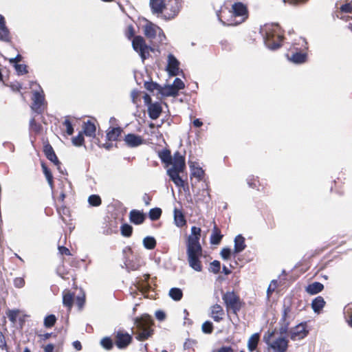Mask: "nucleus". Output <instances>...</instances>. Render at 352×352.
<instances>
[{
	"instance_id": "obj_1",
	"label": "nucleus",
	"mask_w": 352,
	"mask_h": 352,
	"mask_svg": "<svg viewBox=\"0 0 352 352\" xmlns=\"http://www.w3.org/2000/svg\"><path fill=\"white\" fill-rule=\"evenodd\" d=\"M159 157L166 166L172 165V167L167 170V175L174 184L178 187L184 186V182L179 176V173H182L186 168L184 156L177 151L172 157L169 151L164 150L160 153Z\"/></svg>"
},
{
	"instance_id": "obj_2",
	"label": "nucleus",
	"mask_w": 352,
	"mask_h": 352,
	"mask_svg": "<svg viewBox=\"0 0 352 352\" xmlns=\"http://www.w3.org/2000/svg\"><path fill=\"white\" fill-rule=\"evenodd\" d=\"M201 228L192 226L188 238L186 254L189 266L196 272L202 270L200 258L202 256V248L199 243Z\"/></svg>"
},
{
	"instance_id": "obj_3",
	"label": "nucleus",
	"mask_w": 352,
	"mask_h": 352,
	"mask_svg": "<svg viewBox=\"0 0 352 352\" xmlns=\"http://www.w3.org/2000/svg\"><path fill=\"white\" fill-rule=\"evenodd\" d=\"M150 5L155 13H162L165 19H173L179 12V0H151Z\"/></svg>"
},
{
	"instance_id": "obj_4",
	"label": "nucleus",
	"mask_w": 352,
	"mask_h": 352,
	"mask_svg": "<svg viewBox=\"0 0 352 352\" xmlns=\"http://www.w3.org/2000/svg\"><path fill=\"white\" fill-rule=\"evenodd\" d=\"M261 33L263 36L265 45L269 49L276 50L280 47L283 36L280 34L278 25L266 24L261 28Z\"/></svg>"
},
{
	"instance_id": "obj_5",
	"label": "nucleus",
	"mask_w": 352,
	"mask_h": 352,
	"mask_svg": "<svg viewBox=\"0 0 352 352\" xmlns=\"http://www.w3.org/2000/svg\"><path fill=\"white\" fill-rule=\"evenodd\" d=\"M263 340L273 352H286L288 349L289 340L282 334L268 331Z\"/></svg>"
},
{
	"instance_id": "obj_6",
	"label": "nucleus",
	"mask_w": 352,
	"mask_h": 352,
	"mask_svg": "<svg viewBox=\"0 0 352 352\" xmlns=\"http://www.w3.org/2000/svg\"><path fill=\"white\" fill-rule=\"evenodd\" d=\"M230 19H228L227 21H223V15L219 16V19L223 24H226L228 25H236L243 23L248 18L247 8L241 2L234 3L232 6V11L230 12Z\"/></svg>"
},
{
	"instance_id": "obj_7",
	"label": "nucleus",
	"mask_w": 352,
	"mask_h": 352,
	"mask_svg": "<svg viewBox=\"0 0 352 352\" xmlns=\"http://www.w3.org/2000/svg\"><path fill=\"white\" fill-rule=\"evenodd\" d=\"M153 324V320L148 314H144L141 317L136 318L135 324L138 329L136 335L137 340L143 341L151 337L153 334V330L151 328Z\"/></svg>"
},
{
	"instance_id": "obj_8",
	"label": "nucleus",
	"mask_w": 352,
	"mask_h": 352,
	"mask_svg": "<svg viewBox=\"0 0 352 352\" xmlns=\"http://www.w3.org/2000/svg\"><path fill=\"white\" fill-rule=\"evenodd\" d=\"M34 86L37 89H33L32 100L33 103L32 109L38 113H41L45 109V97L43 89L36 82H32L31 88L34 89Z\"/></svg>"
},
{
	"instance_id": "obj_9",
	"label": "nucleus",
	"mask_w": 352,
	"mask_h": 352,
	"mask_svg": "<svg viewBox=\"0 0 352 352\" xmlns=\"http://www.w3.org/2000/svg\"><path fill=\"white\" fill-rule=\"evenodd\" d=\"M222 299L226 307L227 311H232L236 314L241 307L239 297L234 292H227L222 296Z\"/></svg>"
},
{
	"instance_id": "obj_10",
	"label": "nucleus",
	"mask_w": 352,
	"mask_h": 352,
	"mask_svg": "<svg viewBox=\"0 0 352 352\" xmlns=\"http://www.w3.org/2000/svg\"><path fill=\"white\" fill-rule=\"evenodd\" d=\"M133 48L139 53L142 60H144L148 55L149 47L146 45L144 39L140 36H136L132 41Z\"/></svg>"
},
{
	"instance_id": "obj_11",
	"label": "nucleus",
	"mask_w": 352,
	"mask_h": 352,
	"mask_svg": "<svg viewBox=\"0 0 352 352\" xmlns=\"http://www.w3.org/2000/svg\"><path fill=\"white\" fill-rule=\"evenodd\" d=\"M115 344L119 349H126L132 341V336L123 331L119 330L114 335Z\"/></svg>"
},
{
	"instance_id": "obj_12",
	"label": "nucleus",
	"mask_w": 352,
	"mask_h": 352,
	"mask_svg": "<svg viewBox=\"0 0 352 352\" xmlns=\"http://www.w3.org/2000/svg\"><path fill=\"white\" fill-rule=\"evenodd\" d=\"M144 32L145 36L148 38H154L157 34L160 37L161 36H164L162 30L156 25L147 22L144 27Z\"/></svg>"
},
{
	"instance_id": "obj_13",
	"label": "nucleus",
	"mask_w": 352,
	"mask_h": 352,
	"mask_svg": "<svg viewBox=\"0 0 352 352\" xmlns=\"http://www.w3.org/2000/svg\"><path fill=\"white\" fill-rule=\"evenodd\" d=\"M179 62L173 55L168 56L167 71L170 76H175L179 74Z\"/></svg>"
},
{
	"instance_id": "obj_14",
	"label": "nucleus",
	"mask_w": 352,
	"mask_h": 352,
	"mask_svg": "<svg viewBox=\"0 0 352 352\" xmlns=\"http://www.w3.org/2000/svg\"><path fill=\"white\" fill-rule=\"evenodd\" d=\"M307 333L305 324H299L291 331L290 337L292 340H299L304 338Z\"/></svg>"
},
{
	"instance_id": "obj_15",
	"label": "nucleus",
	"mask_w": 352,
	"mask_h": 352,
	"mask_svg": "<svg viewBox=\"0 0 352 352\" xmlns=\"http://www.w3.org/2000/svg\"><path fill=\"white\" fill-rule=\"evenodd\" d=\"M124 142L129 147H137L144 143V139L138 135L129 133L125 135Z\"/></svg>"
},
{
	"instance_id": "obj_16",
	"label": "nucleus",
	"mask_w": 352,
	"mask_h": 352,
	"mask_svg": "<svg viewBox=\"0 0 352 352\" xmlns=\"http://www.w3.org/2000/svg\"><path fill=\"white\" fill-rule=\"evenodd\" d=\"M146 219V214L140 210H132L129 212L130 221L135 225L142 224Z\"/></svg>"
},
{
	"instance_id": "obj_17",
	"label": "nucleus",
	"mask_w": 352,
	"mask_h": 352,
	"mask_svg": "<svg viewBox=\"0 0 352 352\" xmlns=\"http://www.w3.org/2000/svg\"><path fill=\"white\" fill-rule=\"evenodd\" d=\"M224 316V311L222 307L218 304H215L210 307V317L215 322H220Z\"/></svg>"
},
{
	"instance_id": "obj_18",
	"label": "nucleus",
	"mask_w": 352,
	"mask_h": 352,
	"mask_svg": "<svg viewBox=\"0 0 352 352\" xmlns=\"http://www.w3.org/2000/svg\"><path fill=\"white\" fill-rule=\"evenodd\" d=\"M148 113L152 120L157 119L162 113V107L159 102H154L148 107Z\"/></svg>"
},
{
	"instance_id": "obj_19",
	"label": "nucleus",
	"mask_w": 352,
	"mask_h": 352,
	"mask_svg": "<svg viewBox=\"0 0 352 352\" xmlns=\"http://www.w3.org/2000/svg\"><path fill=\"white\" fill-rule=\"evenodd\" d=\"M246 245L245 243V239L241 234L237 235L234 239V253L238 254L245 250Z\"/></svg>"
},
{
	"instance_id": "obj_20",
	"label": "nucleus",
	"mask_w": 352,
	"mask_h": 352,
	"mask_svg": "<svg viewBox=\"0 0 352 352\" xmlns=\"http://www.w3.org/2000/svg\"><path fill=\"white\" fill-rule=\"evenodd\" d=\"M82 129L83 133L87 137H94L96 135V126L89 120L84 122Z\"/></svg>"
},
{
	"instance_id": "obj_21",
	"label": "nucleus",
	"mask_w": 352,
	"mask_h": 352,
	"mask_svg": "<svg viewBox=\"0 0 352 352\" xmlns=\"http://www.w3.org/2000/svg\"><path fill=\"white\" fill-rule=\"evenodd\" d=\"M174 223L179 228L183 227L186 223L183 212L177 208L174 210Z\"/></svg>"
},
{
	"instance_id": "obj_22",
	"label": "nucleus",
	"mask_w": 352,
	"mask_h": 352,
	"mask_svg": "<svg viewBox=\"0 0 352 352\" xmlns=\"http://www.w3.org/2000/svg\"><path fill=\"white\" fill-rule=\"evenodd\" d=\"M44 153L49 160L54 162L55 164H58L59 163L54 149L50 144H46L44 146Z\"/></svg>"
},
{
	"instance_id": "obj_23",
	"label": "nucleus",
	"mask_w": 352,
	"mask_h": 352,
	"mask_svg": "<svg viewBox=\"0 0 352 352\" xmlns=\"http://www.w3.org/2000/svg\"><path fill=\"white\" fill-rule=\"evenodd\" d=\"M324 288V286L322 283L319 282H314L311 284H309L306 287V292L311 295L316 294L320 292Z\"/></svg>"
},
{
	"instance_id": "obj_24",
	"label": "nucleus",
	"mask_w": 352,
	"mask_h": 352,
	"mask_svg": "<svg viewBox=\"0 0 352 352\" xmlns=\"http://www.w3.org/2000/svg\"><path fill=\"white\" fill-rule=\"evenodd\" d=\"M325 301L322 296H318L314 298L311 302V307L314 312L320 313L321 309L324 307Z\"/></svg>"
},
{
	"instance_id": "obj_25",
	"label": "nucleus",
	"mask_w": 352,
	"mask_h": 352,
	"mask_svg": "<svg viewBox=\"0 0 352 352\" xmlns=\"http://www.w3.org/2000/svg\"><path fill=\"white\" fill-rule=\"evenodd\" d=\"M160 94L164 96H176L178 94V91L172 84L162 87Z\"/></svg>"
},
{
	"instance_id": "obj_26",
	"label": "nucleus",
	"mask_w": 352,
	"mask_h": 352,
	"mask_svg": "<svg viewBox=\"0 0 352 352\" xmlns=\"http://www.w3.org/2000/svg\"><path fill=\"white\" fill-rule=\"evenodd\" d=\"M222 237L223 235L221 234L219 228L217 226H214L210 236V243L213 245H218L220 243Z\"/></svg>"
},
{
	"instance_id": "obj_27",
	"label": "nucleus",
	"mask_w": 352,
	"mask_h": 352,
	"mask_svg": "<svg viewBox=\"0 0 352 352\" xmlns=\"http://www.w3.org/2000/svg\"><path fill=\"white\" fill-rule=\"evenodd\" d=\"M258 340L259 335L258 333H254L250 336L248 342V348L250 352L254 351L256 349Z\"/></svg>"
},
{
	"instance_id": "obj_28",
	"label": "nucleus",
	"mask_w": 352,
	"mask_h": 352,
	"mask_svg": "<svg viewBox=\"0 0 352 352\" xmlns=\"http://www.w3.org/2000/svg\"><path fill=\"white\" fill-rule=\"evenodd\" d=\"M74 294L69 292H64L63 296V303L64 306L70 309L73 305Z\"/></svg>"
},
{
	"instance_id": "obj_29",
	"label": "nucleus",
	"mask_w": 352,
	"mask_h": 352,
	"mask_svg": "<svg viewBox=\"0 0 352 352\" xmlns=\"http://www.w3.org/2000/svg\"><path fill=\"white\" fill-rule=\"evenodd\" d=\"M122 129L120 127L111 128L107 133V138L110 141L117 140L118 136L122 132Z\"/></svg>"
},
{
	"instance_id": "obj_30",
	"label": "nucleus",
	"mask_w": 352,
	"mask_h": 352,
	"mask_svg": "<svg viewBox=\"0 0 352 352\" xmlns=\"http://www.w3.org/2000/svg\"><path fill=\"white\" fill-rule=\"evenodd\" d=\"M168 294L169 296L175 301L180 300L183 296L182 289L177 287L171 288L169 291Z\"/></svg>"
},
{
	"instance_id": "obj_31",
	"label": "nucleus",
	"mask_w": 352,
	"mask_h": 352,
	"mask_svg": "<svg viewBox=\"0 0 352 352\" xmlns=\"http://www.w3.org/2000/svg\"><path fill=\"white\" fill-rule=\"evenodd\" d=\"M143 245L146 249L153 250L156 246V241L153 236H146L143 239Z\"/></svg>"
},
{
	"instance_id": "obj_32",
	"label": "nucleus",
	"mask_w": 352,
	"mask_h": 352,
	"mask_svg": "<svg viewBox=\"0 0 352 352\" xmlns=\"http://www.w3.org/2000/svg\"><path fill=\"white\" fill-rule=\"evenodd\" d=\"M88 203L91 206L97 207L101 205L102 200L99 195H91L88 197Z\"/></svg>"
},
{
	"instance_id": "obj_33",
	"label": "nucleus",
	"mask_w": 352,
	"mask_h": 352,
	"mask_svg": "<svg viewBox=\"0 0 352 352\" xmlns=\"http://www.w3.org/2000/svg\"><path fill=\"white\" fill-rule=\"evenodd\" d=\"M162 210L160 208H154L150 210L148 217L152 221L159 219L162 215Z\"/></svg>"
},
{
	"instance_id": "obj_34",
	"label": "nucleus",
	"mask_w": 352,
	"mask_h": 352,
	"mask_svg": "<svg viewBox=\"0 0 352 352\" xmlns=\"http://www.w3.org/2000/svg\"><path fill=\"white\" fill-rule=\"evenodd\" d=\"M100 343L101 346L107 351L112 349L113 346V341L109 337L103 338L101 339Z\"/></svg>"
},
{
	"instance_id": "obj_35",
	"label": "nucleus",
	"mask_w": 352,
	"mask_h": 352,
	"mask_svg": "<svg viewBox=\"0 0 352 352\" xmlns=\"http://www.w3.org/2000/svg\"><path fill=\"white\" fill-rule=\"evenodd\" d=\"M306 54L303 53H296L293 54L290 58V60H292L294 63H302L305 62L306 60Z\"/></svg>"
},
{
	"instance_id": "obj_36",
	"label": "nucleus",
	"mask_w": 352,
	"mask_h": 352,
	"mask_svg": "<svg viewBox=\"0 0 352 352\" xmlns=\"http://www.w3.org/2000/svg\"><path fill=\"white\" fill-rule=\"evenodd\" d=\"M42 168L43 170V173L47 180V182H48L50 188L52 189L54 187L52 175L50 170L47 168V166L44 164H42Z\"/></svg>"
},
{
	"instance_id": "obj_37",
	"label": "nucleus",
	"mask_w": 352,
	"mask_h": 352,
	"mask_svg": "<svg viewBox=\"0 0 352 352\" xmlns=\"http://www.w3.org/2000/svg\"><path fill=\"white\" fill-rule=\"evenodd\" d=\"M191 170V175L201 179L204 175V170L200 167L190 166Z\"/></svg>"
},
{
	"instance_id": "obj_38",
	"label": "nucleus",
	"mask_w": 352,
	"mask_h": 352,
	"mask_svg": "<svg viewBox=\"0 0 352 352\" xmlns=\"http://www.w3.org/2000/svg\"><path fill=\"white\" fill-rule=\"evenodd\" d=\"M144 87L150 91H153L154 90H157L160 94V89L162 87L156 82H146L144 83Z\"/></svg>"
},
{
	"instance_id": "obj_39",
	"label": "nucleus",
	"mask_w": 352,
	"mask_h": 352,
	"mask_svg": "<svg viewBox=\"0 0 352 352\" xmlns=\"http://www.w3.org/2000/svg\"><path fill=\"white\" fill-rule=\"evenodd\" d=\"M133 228L129 224H123L121 226V233L123 236L129 237L131 235Z\"/></svg>"
},
{
	"instance_id": "obj_40",
	"label": "nucleus",
	"mask_w": 352,
	"mask_h": 352,
	"mask_svg": "<svg viewBox=\"0 0 352 352\" xmlns=\"http://www.w3.org/2000/svg\"><path fill=\"white\" fill-rule=\"evenodd\" d=\"M0 39L4 41H10L9 30L6 26L3 28L0 27Z\"/></svg>"
},
{
	"instance_id": "obj_41",
	"label": "nucleus",
	"mask_w": 352,
	"mask_h": 352,
	"mask_svg": "<svg viewBox=\"0 0 352 352\" xmlns=\"http://www.w3.org/2000/svg\"><path fill=\"white\" fill-rule=\"evenodd\" d=\"M72 143L74 146H80L84 143V137L82 132H80L77 136L72 138Z\"/></svg>"
},
{
	"instance_id": "obj_42",
	"label": "nucleus",
	"mask_w": 352,
	"mask_h": 352,
	"mask_svg": "<svg viewBox=\"0 0 352 352\" xmlns=\"http://www.w3.org/2000/svg\"><path fill=\"white\" fill-rule=\"evenodd\" d=\"M220 269H221V264L219 261H214L210 265L209 270L214 274L219 273L220 271Z\"/></svg>"
},
{
	"instance_id": "obj_43",
	"label": "nucleus",
	"mask_w": 352,
	"mask_h": 352,
	"mask_svg": "<svg viewBox=\"0 0 352 352\" xmlns=\"http://www.w3.org/2000/svg\"><path fill=\"white\" fill-rule=\"evenodd\" d=\"M56 320V318L54 315H49L45 317L44 324L46 327H51L55 324Z\"/></svg>"
},
{
	"instance_id": "obj_44",
	"label": "nucleus",
	"mask_w": 352,
	"mask_h": 352,
	"mask_svg": "<svg viewBox=\"0 0 352 352\" xmlns=\"http://www.w3.org/2000/svg\"><path fill=\"white\" fill-rule=\"evenodd\" d=\"M202 331L205 333H211L213 330L212 323L210 321H206L201 326Z\"/></svg>"
},
{
	"instance_id": "obj_45",
	"label": "nucleus",
	"mask_w": 352,
	"mask_h": 352,
	"mask_svg": "<svg viewBox=\"0 0 352 352\" xmlns=\"http://www.w3.org/2000/svg\"><path fill=\"white\" fill-rule=\"evenodd\" d=\"M30 127L32 131L36 133H39L42 129L41 125L40 124L36 123L34 118L30 120Z\"/></svg>"
},
{
	"instance_id": "obj_46",
	"label": "nucleus",
	"mask_w": 352,
	"mask_h": 352,
	"mask_svg": "<svg viewBox=\"0 0 352 352\" xmlns=\"http://www.w3.org/2000/svg\"><path fill=\"white\" fill-rule=\"evenodd\" d=\"M14 68L19 75H22L24 74H26L28 72L26 65H21V64H15Z\"/></svg>"
},
{
	"instance_id": "obj_47",
	"label": "nucleus",
	"mask_w": 352,
	"mask_h": 352,
	"mask_svg": "<svg viewBox=\"0 0 352 352\" xmlns=\"http://www.w3.org/2000/svg\"><path fill=\"white\" fill-rule=\"evenodd\" d=\"M173 85L177 90L178 92L180 89H184L185 87L184 82L180 78H176L175 79Z\"/></svg>"
},
{
	"instance_id": "obj_48",
	"label": "nucleus",
	"mask_w": 352,
	"mask_h": 352,
	"mask_svg": "<svg viewBox=\"0 0 352 352\" xmlns=\"http://www.w3.org/2000/svg\"><path fill=\"white\" fill-rule=\"evenodd\" d=\"M220 254L223 260H228L230 258L231 250L228 248H224L221 250Z\"/></svg>"
},
{
	"instance_id": "obj_49",
	"label": "nucleus",
	"mask_w": 352,
	"mask_h": 352,
	"mask_svg": "<svg viewBox=\"0 0 352 352\" xmlns=\"http://www.w3.org/2000/svg\"><path fill=\"white\" fill-rule=\"evenodd\" d=\"M64 126L66 127V132L69 135H71L74 133V128L72 123L68 119H66L63 122Z\"/></svg>"
},
{
	"instance_id": "obj_50",
	"label": "nucleus",
	"mask_w": 352,
	"mask_h": 352,
	"mask_svg": "<svg viewBox=\"0 0 352 352\" xmlns=\"http://www.w3.org/2000/svg\"><path fill=\"white\" fill-rule=\"evenodd\" d=\"M277 287V280H273L271 281L268 288H267V296L270 297V296L272 294V292L275 290V289Z\"/></svg>"
},
{
	"instance_id": "obj_51",
	"label": "nucleus",
	"mask_w": 352,
	"mask_h": 352,
	"mask_svg": "<svg viewBox=\"0 0 352 352\" xmlns=\"http://www.w3.org/2000/svg\"><path fill=\"white\" fill-rule=\"evenodd\" d=\"M14 285L17 288H22L25 285V280L21 277L15 278L14 280Z\"/></svg>"
},
{
	"instance_id": "obj_52",
	"label": "nucleus",
	"mask_w": 352,
	"mask_h": 352,
	"mask_svg": "<svg viewBox=\"0 0 352 352\" xmlns=\"http://www.w3.org/2000/svg\"><path fill=\"white\" fill-rule=\"evenodd\" d=\"M340 10L343 12L350 13L352 12V6L351 3H346L340 7Z\"/></svg>"
},
{
	"instance_id": "obj_53",
	"label": "nucleus",
	"mask_w": 352,
	"mask_h": 352,
	"mask_svg": "<svg viewBox=\"0 0 352 352\" xmlns=\"http://www.w3.org/2000/svg\"><path fill=\"white\" fill-rule=\"evenodd\" d=\"M135 32L132 25H129L126 32V36L129 39L134 36Z\"/></svg>"
},
{
	"instance_id": "obj_54",
	"label": "nucleus",
	"mask_w": 352,
	"mask_h": 352,
	"mask_svg": "<svg viewBox=\"0 0 352 352\" xmlns=\"http://www.w3.org/2000/svg\"><path fill=\"white\" fill-rule=\"evenodd\" d=\"M155 316L156 318L160 321L164 320L166 318L165 313L161 310L156 311L155 313Z\"/></svg>"
},
{
	"instance_id": "obj_55",
	"label": "nucleus",
	"mask_w": 352,
	"mask_h": 352,
	"mask_svg": "<svg viewBox=\"0 0 352 352\" xmlns=\"http://www.w3.org/2000/svg\"><path fill=\"white\" fill-rule=\"evenodd\" d=\"M18 315V311H9L8 316L12 322H14Z\"/></svg>"
},
{
	"instance_id": "obj_56",
	"label": "nucleus",
	"mask_w": 352,
	"mask_h": 352,
	"mask_svg": "<svg viewBox=\"0 0 352 352\" xmlns=\"http://www.w3.org/2000/svg\"><path fill=\"white\" fill-rule=\"evenodd\" d=\"M217 352H234V350L231 346H223L218 349Z\"/></svg>"
},
{
	"instance_id": "obj_57",
	"label": "nucleus",
	"mask_w": 352,
	"mask_h": 352,
	"mask_svg": "<svg viewBox=\"0 0 352 352\" xmlns=\"http://www.w3.org/2000/svg\"><path fill=\"white\" fill-rule=\"evenodd\" d=\"M58 250L61 254L70 255V251L69 249L64 246H59Z\"/></svg>"
},
{
	"instance_id": "obj_58",
	"label": "nucleus",
	"mask_w": 352,
	"mask_h": 352,
	"mask_svg": "<svg viewBox=\"0 0 352 352\" xmlns=\"http://www.w3.org/2000/svg\"><path fill=\"white\" fill-rule=\"evenodd\" d=\"M143 99H144V104L148 107L150 104H152L153 103L151 102V96L146 94L144 97H143Z\"/></svg>"
},
{
	"instance_id": "obj_59",
	"label": "nucleus",
	"mask_w": 352,
	"mask_h": 352,
	"mask_svg": "<svg viewBox=\"0 0 352 352\" xmlns=\"http://www.w3.org/2000/svg\"><path fill=\"white\" fill-rule=\"evenodd\" d=\"M21 60V56L20 54H18L16 57L12 58L9 60L10 63H14L17 64V63L20 62Z\"/></svg>"
},
{
	"instance_id": "obj_60",
	"label": "nucleus",
	"mask_w": 352,
	"mask_h": 352,
	"mask_svg": "<svg viewBox=\"0 0 352 352\" xmlns=\"http://www.w3.org/2000/svg\"><path fill=\"white\" fill-rule=\"evenodd\" d=\"M307 0H283L285 3L288 2L290 4L295 5L299 3L305 2Z\"/></svg>"
},
{
	"instance_id": "obj_61",
	"label": "nucleus",
	"mask_w": 352,
	"mask_h": 352,
	"mask_svg": "<svg viewBox=\"0 0 352 352\" xmlns=\"http://www.w3.org/2000/svg\"><path fill=\"white\" fill-rule=\"evenodd\" d=\"M54 345L52 344H47L44 348L45 352H53L54 351Z\"/></svg>"
},
{
	"instance_id": "obj_62",
	"label": "nucleus",
	"mask_w": 352,
	"mask_h": 352,
	"mask_svg": "<svg viewBox=\"0 0 352 352\" xmlns=\"http://www.w3.org/2000/svg\"><path fill=\"white\" fill-rule=\"evenodd\" d=\"M77 303H78V305L79 306V307H82L83 304H84V302H85V297L84 296H78L77 297Z\"/></svg>"
},
{
	"instance_id": "obj_63",
	"label": "nucleus",
	"mask_w": 352,
	"mask_h": 352,
	"mask_svg": "<svg viewBox=\"0 0 352 352\" xmlns=\"http://www.w3.org/2000/svg\"><path fill=\"white\" fill-rule=\"evenodd\" d=\"M73 346L78 351H80L82 349L81 343L79 341L74 342Z\"/></svg>"
},
{
	"instance_id": "obj_64",
	"label": "nucleus",
	"mask_w": 352,
	"mask_h": 352,
	"mask_svg": "<svg viewBox=\"0 0 352 352\" xmlns=\"http://www.w3.org/2000/svg\"><path fill=\"white\" fill-rule=\"evenodd\" d=\"M193 125L195 127H200V126H201L203 125V123H202V122L199 119H195L193 121Z\"/></svg>"
}]
</instances>
